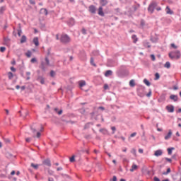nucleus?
<instances>
[{
  "instance_id": "61",
  "label": "nucleus",
  "mask_w": 181,
  "mask_h": 181,
  "mask_svg": "<svg viewBox=\"0 0 181 181\" xmlns=\"http://www.w3.org/2000/svg\"><path fill=\"white\" fill-rule=\"evenodd\" d=\"M171 47H173V49H177V46H176V45H175L174 43L171 44Z\"/></svg>"
},
{
  "instance_id": "17",
  "label": "nucleus",
  "mask_w": 181,
  "mask_h": 181,
  "mask_svg": "<svg viewBox=\"0 0 181 181\" xmlns=\"http://www.w3.org/2000/svg\"><path fill=\"white\" fill-rule=\"evenodd\" d=\"M60 175L62 176L63 179H66V180L71 179V177L67 174L61 173Z\"/></svg>"
},
{
  "instance_id": "63",
  "label": "nucleus",
  "mask_w": 181,
  "mask_h": 181,
  "mask_svg": "<svg viewBox=\"0 0 181 181\" xmlns=\"http://www.w3.org/2000/svg\"><path fill=\"white\" fill-rule=\"evenodd\" d=\"M154 181H160V180L158 177H154Z\"/></svg>"
},
{
  "instance_id": "18",
  "label": "nucleus",
  "mask_w": 181,
  "mask_h": 181,
  "mask_svg": "<svg viewBox=\"0 0 181 181\" xmlns=\"http://www.w3.org/2000/svg\"><path fill=\"white\" fill-rule=\"evenodd\" d=\"M33 42L35 46H39V38L37 37H34Z\"/></svg>"
},
{
  "instance_id": "6",
  "label": "nucleus",
  "mask_w": 181,
  "mask_h": 181,
  "mask_svg": "<svg viewBox=\"0 0 181 181\" xmlns=\"http://www.w3.org/2000/svg\"><path fill=\"white\" fill-rule=\"evenodd\" d=\"M76 24V21H74V18H71L69 20L67 21V25L71 28L72 26H74Z\"/></svg>"
},
{
  "instance_id": "31",
  "label": "nucleus",
  "mask_w": 181,
  "mask_h": 181,
  "mask_svg": "<svg viewBox=\"0 0 181 181\" xmlns=\"http://www.w3.org/2000/svg\"><path fill=\"white\" fill-rule=\"evenodd\" d=\"M31 167L33 168L34 169H39V164H35L33 163H31Z\"/></svg>"
},
{
  "instance_id": "42",
  "label": "nucleus",
  "mask_w": 181,
  "mask_h": 181,
  "mask_svg": "<svg viewBox=\"0 0 181 181\" xmlns=\"http://www.w3.org/2000/svg\"><path fill=\"white\" fill-rule=\"evenodd\" d=\"M22 35V28H21V27H19V29L18 30V35L19 37H21Z\"/></svg>"
},
{
  "instance_id": "3",
  "label": "nucleus",
  "mask_w": 181,
  "mask_h": 181,
  "mask_svg": "<svg viewBox=\"0 0 181 181\" xmlns=\"http://www.w3.org/2000/svg\"><path fill=\"white\" fill-rule=\"evenodd\" d=\"M45 61H42L41 62V64H40V69L42 70V71H46V66H50V60H49V57H46L45 58Z\"/></svg>"
},
{
  "instance_id": "4",
  "label": "nucleus",
  "mask_w": 181,
  "mask_h": 181,
  "mask_svg": "<svg viewBox=\"0 0 181 181\" xmlns=\"http://www.w3.org/2000/svg\"><path fill=\"white\" fill-rule=\"evenodd\" d=\"M156 6H158V3L156 1H152L148 7V11L150 13H153L155 9H156Z\"/></svg>"
},
{
  "instance_id": "58",
  "label": "nucleus",
  "mask_w": 181,
  "mask_h": 181,
  "mask_svg": "<svg viewBox=\"0 0 181 181\" xmlns=\"http://www.w3.org/2000/svg\"><path fill=\"white\" fill-rule=\"evenodd\" d=\"M48 173H49V175H53L54 172H53V170L48 169Z\"/></svg>"
},
{
  "instance_id": "25",
  "label": "nucleus",
  "mask_w": 181,
  "mask_h": 181,
  "mask_svg": "<svg viewBox=\"0 0 181 181\" xmlns=\"http://www.w3.org/2000/svg\"><path fill=\"white\" fill-rule=\"evenodd\" d=\"M132 39L133 40V43H136L138 42V37H136V35H133L132 36Z\"/></svg>"
},
{
  "instance_id": "62",
  "label": "nucleus",
  "mask_w": 181,
  "mask_h": 181,
  "mask_svg": "<svg viewBox=\"0 0 181 181\" xmlns=\"http://www.w3.org/2000/svg\"><path fill=\"white\" fill-rule=\"evenodd\" d=\"M11 71H13V72L16 71V69L13 66L11 67Z\"/></svg>"
},
{
  "instance_id": "12",
  "label": "nucleus",
  "mask_w": 181,
  "mask_h": 181,
  "mask_svg": "<svg viewBox=\"0 0 181 181\" xmlns=\"http://www.w3.org/2000/svg\"><path fill=\"white\" fill-rule=\"evenodd\" d=\"M170 100H173L174 103H176L179 100V98L177 97V95H171L170 96Z\"/></svg>"
},
{
  "instance_id": "20",
  "label": "nucleus",
  "mask_w": 181,
  "mask_h": 181,
  "mask_svg": "<svg viewBox=\"0 0 181 181\" xmlns=\"http://www.w3.org/2000/svg\"><path fill=\"white\" fill-rule=\"evenodd\" d=\"M109 76H112V71L111 70H107L105 73V77H109Z\"/></svg>"
},
{
  "instance_id": "14",
  "label": "nucleus",
  "mask_w": 181,
  "mask_h": 181,
  "mask_svg": "<svg viewBox=\"0 0 181 181\" xmlns=\"http://www.w3.org/2000/svg\"><path fill=\"white\" fill-rule=\"evenodd\" d=\"M40 13H42V15H45V16H47L48 12L47 8H41L40 11Z\"/></svg>"
},
{
  "instance_id": "11",
  "label": "nucleus",
  "mask_w": 181,
  "mask_h": 181,
  "mask_svg": "<svg viewBox=\"0 0 181 181\" xmlns=\"http://www.w3.org/2000/svg\"><path fill=\"white\" fill-rule=\"evenodd\" d=\"M103 6H100L98 8V14L99 15V16H105V14L104 13V11H103Z\"/></svg>"
},
{
  "instance_id": "47",
  "label": "nucleus",
  "mask_w": 181,
  "mask_h": 181,
  "mask_svg": "<svg viewBox=\"0 0 181 181\" xmlns=\"http://www.w3.org/2000/svg\"><path fill=\"white\" fill-rule=\"evenodd\" d=\"M21 77H25V76L23 75V70H25V67H21Z\"/></svg>"
},
{
  "instance_id": "7",
  "label": "nucleus",
  "mask_w": 181,
  "mask_h": 181,
  "mask_svg": "<svg viewBox=\"0 0 181 181\" xmlns=\"http://www.w3.org/2000/svg\"><path fill=\"white\" fill-rule=\"evenodd\" d=\"M89 12L90 13L95 14V12H97V8H95V6H94V5L89 6Z\"/></svg>"
},
{
  "instance_id": "50",
  "label": "nucleus",
  "mask_w": 181,
  "mask_h": 181,
  "mask_svg": "<svg viewBox=\"0 0 181 181\" xmlns=\"http://www.w3.org/2000/svg\"><path fill=\"white\" fill-rule=\"evenodd\" d=\"M111 129L112 131V134H115V131H117V128L115 127H112Z\"/></svg>"
},
{
  "instance_id": "24",
  "label": "nucleus",
  "mask_w": 181,
  "mask_h": 181,
  "mask_svg": "<svg viewBox=\"0 0 181 181\" xmlns=\"http://www.w3.org/2000/svg\"><path fill=\"white\" fill-rule=\"evenodd\" d=\"M100 4L102 6H105L108 4V1L107 0H100Z\"/></svg>"
},
{
  "instance_id": "48",
  "label": "nucleus",
  "mask_w": 181,
  "mask_h": 181,
  "mask_svg": "<svg viewBox=\"0 0 181 181\" xmlns=\"http://www.w3.org/2000/svg\"><path fill=\"white\" fill-rule=\"evenodd\" d=\"M140 25L142 27L145 26V20L144 19L141 20Z\"/></svg>"
},
{
  "instance_id": "5",
  "label": "nucleus",
  "mask_w": 181,
  "mask_h": 181,
  "mask_svg": "<svg viewBox=\"0 0 181 181\" xmlns=\"http://www.w3.org/2000/svg\"><path fill=\"white\" fill-rule=\"evenodd\" d=\"M168 112H175V106L173 105H168L165 107Z\"/></svg>"
},
{
  "instance_id": "41",
  "label": "nucleus",
  "mask_w": 181,
  "mask_h": 181,
  "mask_svg": "<svg viewBox=\"0 0 181 181\" xmlns=\"http://www.w3.org/2000/svg\"><path fill=\"white\" fill-rule=\"evenodd\" d=\"M93 56H98L100 54V51L95 50L93 52Z\"/></svg>"
},
{
  "instance_id": "64",
  "label": "nucleus",
  "mask_w": 181,
  "mask_h": 181,
  "mask_svg": "<svg viewBox=\"0 0 181 181\" xmlns=\"http://www.w3.org/2000/svg\"><path fill=\"white\" fill-rule=\"evenodd\" d=\"M112 181H117V176H113Z\"/></svg>"
},
{
  "instance_id": "27",
  "label": "nucleus",
  "mask_w": 181,
  "mask_h": 181,
  "mask_svg": "<svg viewBox=\"0 0 181 181\" xmlns=\"http://www.w3.org/2000/svg\"><path fill=\"white\" fill-rule=\"evenodd\" d=\"M166 100V95L163 94L160 95L159 101H165Z\"/></svg>"
},
{
  "instance_id": "26",
  "label": "nucleus",
  "mask_w": 181,
  "mask_h": 181,
  "mask_svg": "<svg viewBox=\"0 0 181 181\" xmlns=\"http://www.w3.org/2000/svg\"><path fill=\"white\" fill-rule=\"evenodd\" d=\"M33 134L36 133V127L35 126V124H33L30 127Z\"/></svg>"
},
{
  "instance_id": "46",
  "label": "nucleus",
  "mask_w": 181,
  "mask_h": 181,
  "mask_svg": "<svg viewBox=\"0 0 181 181\" xmlns=\"http://www.w3.org/2000/svg\"><path fill=\"white\" fill-rule=\"evenodd\" d=\"M6 50V47H0V52H1V53H4V52H5Z\"/></svg>"
},
{
  "instance_id": "53",
  "label": "nucleus",
  "mask_w": 181,
  "mask_h": 181,
  "mask_svg": "<svg viewBox=\"0 0 181 181\" xmlns=\"http://www.w3.org/2000/svg\"><path fill=\"white\" fill-rule=\"evenodd\" d=\"M30 62H31V63H36V62H37V60L36 59V58H32Z\"/></svg>"
},
{
  "instance_id": "16",
  "label": "nucleus",
  "mask_w": 181,
  "mask_h": 181,
  "mask_svg": "<svg viewBox=\"0 0 181 181\" xmlns=\"http://www.w3.org/2000/svg\"><path fill=\"white\" fill-rule=\"evenodd\" d=\"M143 46L144 47H148V48H151V43L146 40L143 42Z\"/></svg>"
},
{
  "instance_id": "35",
  "label": "nucleus",
  "mask_w": 181,
  "mask_h": 181,
  "mask_svg": "<svg viewBox=\"0 0 181 181\" xmlns=\"http://www.w3.org/2000/svg\"><path fill=\"white\" fill-rule=\"evenodd\" d=\"M25 74L27 76V78H26L27 81L30 80V72L27 71Z\"/></svg>"
},
{
  "instance_id": "22",
  "label": "nucleus",
  "mask_w": 181,
  "mask_h": 181,
  "mask_svg": "<svg viewBox=\"0 0 181 181\" xmlns=\"http://www.w3.org/2000/svg\"><path fill=\"white\" fill-rule=\"evenodd\" d=\"M26 40H27L26 35H22L21 39V44L25 43Z\"/></svg>"
},
{
  "instance_id": "39",
  "label": "nucleus",
  "mask_w": 181,
  "mask_h": 181,
  "mask_svg": "<svg viewBox=\"0 0 181 181\" xmlns=\"http://www.w3.org/2000/svg\"><path fill=\"white\" fill-rule=\"evenodd\" d=\"M25 56H27V57H30L32 56V52L30 51H28L26 53H25Z\"/></svg>"
},
{
  "instance_id": "19",
  "label": "nucleus",
  "mask_w": 181,
  "mask_h": 181,
  "mask_svg": "<svg viewBox=\"0 0 181 181\" xmlns=\"http://www.w3.org/2000/svg\"><path fill=\"white\" fill-rule=\"evenodd\" d=\"M166 13H168V15H173V11L170 10V8L169 7V6H168L166 7Z\"/></svg>"
},
{
  "instance_id": "1",
  "label": "nucleus",
  "mask_w": 181,
  "mask_h": 181,
  "mask_svg": "<svg viewBox=\"0 0 181 181\" xmlns=\"http://www.w3.org/2000/svg\"><path fill=\"white\" fill-rule=\"evenodd\" d=\"M169 57H170L172 59H175V60H179L180 59V51L176 50V51H172L168 54Z\"/></svg>"
},
{
  "instance_id": "21",
  "label": "nucleus",
  "mask_w": 181,
  "mask_h": 181,
  "mask_svg": "<svg viewBox=\"0 0 181 181\" xmlns=\"http://www.w3.org/2000/svg\"><path fill=\"white\" fill-rule=\"evenodd\" d=\"M136 169H138V165H136L135 163H133L132 168L130 169V172H134V170H136Z\"/></svg>"
},
{
  "instance_id": "30",
  "label": "nucleus",
  "mask_w": 181,
  "mask_h": 181,
  "mask_svg": "<svg viewBox=\"0 0 181 181\" xmlns=\"http://www.w3.org/2000/svg\"><path fill=\"white\" fill-rule=\"evenodd\" d=\"M144 83L148 87H149L151 86V82H149V81H148V79H146V78L144 79Z\"/></svg>"
},
{
  "instance_id": "34",
  "label": "nucleus",
  "mask_w": 181,
  "mask_h": 181,
  "mask_svg": "<svg viewBox=\"0 0 181 181\" xmlns=\"http://www.w3.org/2000/svg\"><path fill=\"white\" fill-rule=\"evenodd\" d=\"M76 156H72L70 158L69 160L71 163H73V162H76Z\"/></svg>"
},
{
  "instance_id": "44",
  "label": "nucleus",
  "mask_w": 181,
  "mask_h": 181,
  "mask_svg": "<svg viewBox=\"0 0 181 181\" xmlns=\"http://www.w3.org/2000/svg\"><path fill=\"white\" fill-rule=\"evenodd\" d=\"M54 76H56V72H54V71L52 70L50 71V76L51 77H54Z\"/></svg>"
},
{
  "instance_id": "52",
  "label": "nucleus",
  "mask_w": 181,
  "mask_h": 181,
  "mask_svg": "<svg viewBox=\"0 0 181 181\" xmlns=\"http://www.w3.org/2000/svg\"><path fill=\"white\" fill-rule=\"evenodd\" d=\"M165 160H167V162H169V163H172V158H165Z\"/></svg>"
},
{
  "instance_id": "49",
  "label": "nucleus",
  "mask_w": 181,
  "mask_h": 181,
  "mask_svg": "<svg viewBox=\"0 0 181 181\" xmlns=\"http://www.w3.org/2000/svg\"><path fill=\"white\" fill-rule=\"evenodd\" d=\"M81 32L83 35H87V30L86 28H82Z\"/></svg>"
},
{
  "instance_id": "10",
  "label": "nucleus",
  "mask_w": 181,
  "mask_h": 181,
  "mask_svg": "<svg viewBox=\"0 0 181 181\" xmlns=\"http://www.w3.org/2000/svg\"><path fill=\"white\" fill-rule=\"evenodd\" d=\"M43 165H46V166H52V163L50 162L49 158H47L42 161Z\"/></svg>"
},
{
  "instance_id": "32",
  "label": "nucleus",
  "mask_w": 181,
  "mask_h": 181,
  "mask_svg": "<svg viewBox=\"0 0 181 181\" xmlns=\"http://www.w3.org/2000/svg\"><path fill=\"white\" fill-rule=\"evenodd\" d=\"M8 77L9 80H12V78H13V74L12 72H8Z\"/></svg>"
},
{
  "instance_id": "28",
  "label": "nucleus",
  "mask_w": 181,
  "mask_h": 181,
  "mask_svg": "<svg viewBox=\"0 0 181 181\" xmlns=\"http://www.w3.org/2000/svg\"><path fill=\"white\" fill-rule=\"evenodd\" d=\"M90 63L91 64V66H93L94 67H97V64H95V63H94V58H93V57L90 58Z\"/></svg>"
},
{
  "instance_id": "13",
  "label": "nucleus",
  "mask_w": 181,
  "mask_h": 181,
  "mask_svg": "<svg viewBox=\"0 0 181 181\" xmlns=\"http://www.w3.org/2000/svg\"><path fill=\"white\" fill-rule=\"evenodd\" d=\"M125 73H127V71L119 70L117 71L118 77H122L124 76Z\"/></svg>"
},
{
  "instance_id": "9",
  "label": "nucleus",
  "mask_w": 181,
  "mask_h": 181,
  "mask_svg": "<svg viewBox=\"0 0 181 181\" xmlns=\"http://www.w3.org/2000/svg\"><path fill=\"white\" fill-rule=\"evenodd\" d=\"M162 155H163V151H162L161 149H158L154 153V156H156L157 158L159 156H162Z\"/></svg>"
},
{
  "instance_id": "23",
  "label": "nucleus",
  "mask_w": 181,
  "mask_h": 181,
  "mask_svg": "<svg viewBox=\"0 0 181 181\" xmlns=\"http://www.w3.org/2000/svg\"><path fill=\"white\" fill-rule=\"evenodd\" d=\"M173 151H175L174 147H170V148H167L168 155H172V152H173Z\"/></svg>"
},
{
  "instance_id": "38",
  "label": "nucleus",
  "mask_w": 181,
  "mask_h": 181,
  "mask_svg": "<svg viewBox=\"0 0 181 181\" xmlns=\"http://www.w3.org/2000/svg\"><path fill=\"white\" fill-rule=\"evenodd\" d=\"M80 87H84L86 86V81H82L81 82L79 83Z\"/></svg>"
},
{
  "instance_id": "60",
  "label": "nucleus",
  "mask_w": 181,
  "mask_h": 181,
  "mask_svg": "<svg viewBox=\"0 0 181 181\" xmlns=\"http://www.w3.org/2000/svg\"><path fill=\"white\" fill-rule=\"evenodd\" d=\"M108 88H109L108 84H105L104 85V90H108Z\"/></svg>"
},
{
  "instance_id": "43",
  "label": "nucleus",
  "mask_w": 181,
  "mask_h": 181,
  "mask_svg": "<svg viewBox=\"0 0 181 181\" xmlns=\"http://www.w3.org/2000/svg\"><path fill=\"white\" fill-rule=\"evenodd\" d=\"M100 132H102L104 135H105V134H107V130L105 129H100Z\"/></svg>"
},
{
  "instance_id": "15",
  "label": "nucleus",
  "mask_w": 181,
  "mask_h": 181,
  "mask_svg": "<svg viewBox=\"0 0 181 181\" xmlns=\"http://www.w3.org/2000/svg\"><path fill=\"white\" fill-rule=\"evenodd\" d=\"M171 137H172V130L170 129L168 131V134L166 136H165L164 138H165V141H168V139H170V138H171Z\"/></svg>"
},
{
  "instance_id": "40",
  "label": "nucleus",
  "mask_w": 181,
  "mask_h": 181,
  "mask_svg": "<svg viewBox=\"0 0 181 181\" xmlns=\"http://www.w3.org/2000/svg\"><path fill=\"white\" fill-rule=\"evenodd\" d=\"M90 124H91V122H88V123L84 125V129H88V128H90Z\"/></svg>"
},
{
  "instance_id": "8",
  "label": "nucleus",
  "mask_w": 181,
  "mask_h": 181,
  "mask_svg": "<svg viewBox=\"0 0 181 181\" xmlns=\"http://www.w3.org/2000/svg\"><path fill=\"white\" fill-rule=\"evenodd\" d=\"M37 81H38L39 83H40V84H45V77L39 75L37 77Z\"/></svg>"
},
{
  "instance_id": "56",
  "label": "nucleus",
  "mask_w": 181,
  "mask_h": 181,
  "mask_svg": "<svg viewBox=\"0 0 181 181\" xmlns=\"http://www.w3.org/2000/svg\"><path fill=\"white\" fill-rule=\"evenodd\" d=\"M136 135V132H134L132 133L131 135H130V137L129 138H134V136H135Z\"/></svg>"
},
{
  "instance_id": "33",
  "label": "nucleus",
  "mask_w": 181,
  "mask_h": 181,
  "mask_svg": "<svg viewBox=\"0 0 181 181\" xmlns=\"http://www.w3.org/2000/svg\"><path fill=\"white\" fill-rule=\"evenodd\" d=\"M164 67H165V69H170V62H167L164 64Z\"/></svg>"
},
{
  "instance_id": "51",
  "label": "nucleus",
  "mask_w": 181,
  "mask_h": 181,
  "mask_svg": "<svg viewBox=\"0 0 181 181\" xmlns=\"http://www.w3.org/2000/svg\"><path fill=\"white\" fill-rule=\"evenodd\" d=\"M29 2L30 4V5H35L36 2L35 1V0H29Z\"/></svg>"
},
{
  "instance_id": "37",
  "label": "nucleus",
  "mask_w": 181,
  "mask_h": 181,
  "mask_svg": "<svg viewBox=\"0 0 181 181\" xmlns=\"http://www.w3.org/2000/svg\"><path fill=\"white\" fill-rule=\"evenodd\" d=\"M169 173H170V168H168L166 172L163 173V175L166 176V175H169Z\"/></svg>"
},
{
  "instance_id": "55",
  "label": "nucleus",
  "mask_w": 181,
  "mask_h": 181,
  "mask_svg": "<svg viewBox=\"0 0 181 181\" xmlns=\"http://www.w3.org/2000/svg\"><path fill=\"white\" fill-rule=\"evenodd\" d=\"M132 153H133V155H136V150L135 148H132Z\"/></svg>"
},
{
  "instance_id": "54",
  "label": "nucleus",
  "mask_w": 181,
  "mask_h": 181,
  "mask_svg": "<svg viewBox=\"0 0 181 181\" xmlns=\"http://www.w3.org/2000/svg\"><path fill=\"white\" fill-rule=\"evenodd\" d=\"M151 60H152L153 62H155L156 57H155V55H154V54H151Z\"/></svg>"
},
{
  "instance_id": "57",
  "label": "nucleus",
  "mask_w": 181,
  "mask_h": 181,
  "mask_svg": "<svg viewBox=\"0 0 181 181\" xmlns=\"http://www.w3.org/2000/svg\"><path fill=\"white\" fill-rule=\"evenodd\" d=\"M151 95H152V90H149V92L148 93V94L146 95L147 97H151Z\"/></svg>"
},
{
  "instance_id": "2",
  "label": "nucleus",
  "mask_w": 181,
  "mask_h": 181,
  "mask_svg": "<svg viewBox=\"0 0 181 181\" xmlns=\"http://www.w3.org/2000/svg\"><path fill=\"white\" fill-rule=\"evenodd\" d=\"M59 40L61 43L66 45V43H70L71 38H70V36H69L67 34H62L59 38Z\"/></svg>"
},
{
  "instance_id": "59",
  "label": "nucleus",
  "mask_w": 181,
  "mask_h": 181,
  "mask_svg": "<svg viewBox=\"0 0 181 181\" xmlns=\"http://www.w3.org/2000/svg\"><path fill=\"white\" fill-rule=\"evenodd\" d=\"M31 141H32V138H26L25 139V141L28 143L30 142Z\"/></svg>"
},
{
  "instance_id": "29",
  "label": "nucleus",
  "mask_w": 181,
  "mask_h": 181,
  "mask_svg": "<svg viewBox=\"0 0 181 181\" xmlns=\"http://www.w3.org/2000/svg\"><path fill=\"white\" fill-rule=\"evenodd\" d=\"M129 86H130V87H135V80L132 79L129 81Z\"/></svg>"
},
{
  "instance_id": "36",
  "label": "nucleus",
  "mask_w": 181,
  "mask_h": 181,
  "mask_svg": "<svg viewBox=\"0 0 181 181\" xmlns=\"http://www.w3.org/2000/svg\"><path fill=\"white\" fill-rule=\"evenodd\" d=\"M159 78H160V75H159V73H156L154 80H159Z\"/></svg>"
},
{
  "instance_id": "45",
  "label": "nucleus",
  "mask_w": 181,
  "mask_h": 181,
  "mask_svg": "<svg viewBox=\"0 0 181 181\" xmlns=\"http://www.w3.org/2000/svg\"><path fill=\"white\" fill-rule=\"evenodd\" d=\"M5 11V7L2 6L0 8V14L2 15L4 12Z\"/></svg>"
}]
</instances>
